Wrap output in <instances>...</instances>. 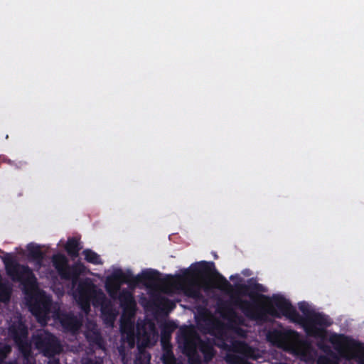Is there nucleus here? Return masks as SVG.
<instances>
[{
  "label": "nucleus",
  "instance_id": "obj_17",
  "mask_svg": "<svg viewBox=\"0 0 364 364\" xmlns=\"http://www.w3.org/2000/svg\"><path fill=\"white\" fill-rule=\"evenodd\" d=\"M102 318L105 323L112 325L116 319V314L111 304H105L101 307Z\"/></svg>",
  "mask_w": 364,
  "mask_h": 364
},
{
  "label": "nucleus",
  "instance_id": "obj_34",
  "mask_svg": "<svg viewBox=\"0 0 364 364\" xmlns=\"http://www.w3.org/2000/svg\"><path fill=\"white\" fill-rule=\"evenodd\" d=\"M100 294L102 296V297L104 299L105 298V295L103 294V293L102 291H100Z\"/></svg>",
  "mask_w": 364,
  "mask_h": 364
},
{
  "label": "nucleus",
  "instance_id": "obj_22",
  "mask_svg": "<svg viewBox=\"0 0 364 364\" xmlns=\"http://www.w3.org/2000/svg\"><path fill=\"white\" fill-rule=\"evenodd\" d=\"M132 318L133 317H126L124 318L122 316V321L120 324V330L122 332V335L134 332V323L132 321Z\"/></svg>",
  "mask_w": 364,
  "mask_h": 364
},
{
  "label": "nucleus",
  "instance_id": "obj_9",
  "mask_svg": "<svg viewBox=\"0 0 364 364\" xmlns=\"http://www.w3.org/2000/svg\"><path fill=\"white\" fill-rule=\"evenodd\" d=\"M329 341L340 353L344 349L348 351H364L362 343L343 334L333 333L330 336Z\"/></svg>",
  "mask_w": 364,
  "mask_h": 364
},
{
  "label": "nucleus",
  "instance_id": "obj_14",
  "mask_svg": "<svg viewBox=\"0 0 364 364\" xmlns=\"http://www.w3.org/2000/svg\"><path fill=\"white\" fill-rule=\"evenodd\" d=\"M85 338L87 342L92 346H97L100 349H103L104 341L100 331L96 329H91L86 331Z\"/></svg>",
  "mask_w": 364,
  "mask_h": 364
},
{
  "label": "nucleus",
  "instance_id": "obj_6",
  "mask_svg": "<svg viewBox=\"0 0 364 364\" xmlns=\"http://www.w3.org/2000/svg\"><path fill=\"white\" fill-rule=\"evenodd\" d=\"M52 264L62 279L71 280L73 284L78 281L80 275L84 273L86 269L85 264L80 261L70 265L68 258L61 253L53 255Z\"/></svg>",
  "mask_w": 364,
  "mask_h": 364
},
{
  "label": "nucleus",
  "instance_id": "obj_27",
  "mask_svg": "<svg viewBox=\"0 0 364 364\" xmlns=\"http://www.w3.org/2000/svg\"><path fill=\"white\" fill-rule=\"evenodd\" d=\"M231 330H232L235 333H236L238 335H240L242 336L245 335V331L240 327V326H234L233 325H231Z\"/></svg>",
  "mask_w": 364,
  "mask_h": 364
},
{
  "label": "nucleus",
  "instance_id": "obj_33",
  "mask_svg": "<svg viewBox=\"0 0 364 364\" xmlns=\"http://www.w3.org/2000/svg\"><path fill=\"white\" fill-rule=\"evenodd\" d=\"M238 277V275H236V276L232 275V276L230 277V280H233L235 277Z\"/></svg>",
  "mask_w": 364,
  "mask_h": 364
},
{
  "label": "nucleus",
  "instance_id": "obj_23",
  "mask_svg": "<svg viewBox=\"0 0 364 364\" xmlns=\"http://www.w3.org/2000/svg\"><path fill=\"white\" fill-rule=\"evenodd\" d=\"M150 359L151 355L145 350H141L135 360V364H149Z\"/></svg>",
  "mask_w": 364,
  "mask_h": 364
},
{
  "label": "nucleus",
  "instance_id": "obj_28",
  "mask_svg": "<svg viewBox=\"0 0 364 364\" xmlns=\"http://www.w3.org/2000/svg\"><path fill=\"white\" fill-rule=\"evenodd\" d=\"M239 360L240 358L235 355H228L227 356V361L231 364H236Z\"/></svg>",
  "mask_w": 364,
  "mask_h": 364
},
{
  "label": "nucleus",
  "instance_id": "obj_20",
  "mask_svg": "<svg viewBox=\"0 0 364 364\" xmlns=\"http://www.w3.org/2000/svg\"><path fill=\"white\" fill-rule=\"evenodd\" d=\"M173 331V327L171 323H165L161 330V342L163 346L165 348L166 344L170 346L171 334Z\"/></svg>",
  "mask_w": 364,
  "mask_h": 364
},
{
  "label": "nucleus",
  "instance_id": "obj_3",
  "mask_svg": "<svg viewBox=\"0 0 364 364\" xmlns=\"http://www.w3.org/2000/svg\"><path fill=\"white\" fill-rule=\"evenodd\" d=\"M173 279V276L170 274L161 278V274L158 270L152 269L143 271L141 274L137 276H134L130 270L124 272L122 269H118L107 277L105 289L109 296L112 299H116L121 291L120 289L122 284H128L133 287H135L139 283H147L149 285L156 286L159 283L169 284Z\"/></svg>",
  "mask_w": 364,
  "mask_h": 364
},
{
  "label": "nucleus",
  "instance_id": "obj_11",
  "mask_svg": "<svg viewBox=\"0 0 364 364\" xmlns=\"http://www.w3.org/2000/svg\"><path fill=\"white\" fill-rule=\"evenodd\" d=\"M297 333L292 330L273 329L267 334V340L279 348H287L292 345Z\"/></svg>",
  "mask_w": 364,
  "mask_h": 364
},
{
  "label": "nucleus",
  "instance_id": "obj_25",
  "mask_svg": "<svg viewBox=\"0 0 364 364\" xmlns=\"http://www.w3.org/2000/svg\"><path fill=\"white\" fill-rule=\"evenodd\" d=\"M172 362H176L174 355L171 349L166 350L163 355L164 364L172 363Z\"/></svg>",
  "mask_w": 364,
  "mask_h": 364
},
{
  "label": "nucleus",
  "instance_id": "obj_19",
  "mask_svg": "<svg viewBox=\"0 0 364 364\" xmlns=\"http://www.w3.org/2000/svg\"><path fill=\"white\" fill-rule=\"evenodd\" d=\"M62 326L68 331H77L80 326L75 316L66 315L61 320Z\"/></svg>",
  "mask_w": 364,
  "mask_h": 364
},
{
  "label": "nucleus",
  "instance_id": "obj_4",
  "mask_svg": "<svg viewBox=\"0 0 364 364\" xmlns=\"http://www.w3.org/2000/svg\"><path fill=\"white\" fill-rule=\"evenodd\" d=\"M217 339L220 343L216 344L214 338H205L202 339L199 334L194 330H186L183 333V353L188 357L190 363L200 362V357L198 353V349L203 355L204 360L209 362L212 360L215 355V346L226 348L228 345L225 342L228 334L223 330L218 331L216 335Z\"/></svg>",
  "mask_w": 364,
  "mask_h": 364
},
{
  "label": "nucleus",
  "instance_id": "obj_10",
  "mask_svg": "<svg viewBox=\"0 0 364 364\" xmlns=\"http://www.w3.org/2000/svg\"><path fill=\"white\" fill-rule=\"evenodd\" d=\"M9 333L22 353L29 351L30 346L26 341L28 328L22 321L14 322L9 328Z\"/></svg>",
  "mask_w": 364,
  "mask_h": 364
},
{
  "label": "nucleus",
  "instance_id": "obj_32",
  "mask_svg": "<svg viewBox=\"0 0 364 364\" xmlns=\"http://www.w3.org/2000/svg\"><path fill=\"white\" fill-rule=\"evenodd\" d=\"M359 364H364V355L359 358Z\"/></svg>",
  "mask_w": 364,
  "mask_h": 364
},
{
  "label": "nucleus",
  "instance_id": "obj_16",
  "mask_svg": "<svg viewBox=\"0 0 364 364\" xmlns=\"http://www.w3.org/2000/svg\"><path fill=\"white\" fill-rule=\"evenodd\" d=\"M65 249L69 256L76 258L79 256V252L82 249L80 240L75 237H70L65 245Z\"/></svg>",
  "mask_w": 364,
  "mask_h": 364
},
{
  "label": "nucleus",
  "instance_id": "obj_26",
  "mask_svg": "<svg viewBox=\"0 0 364 364\" xmlns=\"http://www.w3.org/2000/svg\"><path fill=\"white\" fill-rule=\"evenodd\" d=\"M316 364H338L336 361L331 360L326 355H321L318 360Z\"/></svg>",
  "mask_w": 364,
  "mask_h": 364
},
{
  "label": "nucleus",
  "instance_id": "obj_29",
  "mask_svg": "<svg viewBox=\"0 0 364 364\" xmlns=\"http://www.w3.org/2000/svg\"><path fill=\"white\" fill-rule=\"evenodd\" d=\"M82 364H103L102 362L94 360L92 358H85L82 360Z\"/></svg>",
  "mask_w": 364,
  "mask_h": 364
},
{
  "label": "nucleus",
  "instance_id": "obj_8",
  "mask_svg": "<svg viewBox=\"0 0 364 364\" xmlns=\"http://www.w3.org/2000/svg\"><path fill=\"white\" fill-rule=\"evenodd\" d=\"M77 301L82 311L88 312L90 309V301L97 293L95 285L89 279L78 284Z\"/></svg>",
  "mask_w": 364,
  "mask_h": 364
},
{
  "label": "nucleus",
  "instance_id": "obj_15",
  "mask_svg": "<svg viewBox=\"0 0 364 364\" xmlns=\"http://www.w3.org/2000/svg\"><path fill=\"white\" fill-rule=\"evenodd\" d=\"M225 317L228 319L229 328L231 325L234 326L245 325V318L242 316L240 315L233 308L230 306L226 307V314Z\"/></svg>",
  "mask_w": 364,
  "mask_h": 364
},
{
  "label": "nucleus",
  "instance_id": "obj_7",
  "mask_svg": "<svg viewBox=\"0 0 364 364\" xmlns=\"http://www.w3.org/2000/svg\"><path fill=\"white\" fill-rule=\"evenodd\" d=\"M36 347L46 357H53L61 352L62 348L58 338L51 333L44 331L35 338Z\"/></svg>",
  "mask_w": 364,
  "mask_h": 364
},
{
  "label": "nucleus",
  "instance_id": "obj_21",
  "mask_svg": "<svg viewBox=\"0 0 364 364\" xmlns=\"http://www.w3.org/2000/svg\"><path fill=\"white\" fill-rule=\"evenodd\" d=\"M82 255L85 256V259L89 263L93 264H102V261L100 255L90 249H86L83 250Z\"/></svg>",
  "mask_w": 364,
  "mask_h": 364
},
{
  "label": "nucleus",
  "instance_id": "obj_2",
  "mask_svg": "<svg viewBox=\"0 0 364 364\" xmlns=\"http://www.w3.org/2000/svg\"><path fill=\"white\" fill-rule=\"evenodd\" d=\"M4 262L7 274L14 282H18L22 284L26 295H31L28 306L31 314L38 321H46L50 311L52 299L43 290H38L31 294L38 287L37 279L32 269L28 265L12 261L9 263L5 259Z\"/></svg>",
  "mask_w": 364,
  "mask_h": 364
},
{
  "label": "nucleus",
  "instance_id": "obj_13",
  "mask_svg": "<svg viewBox=\"0 0 364 364\" xmlns=\"http://www.w3.org/2000/svg\"><path fill=\"white\" fill-rule=\"evenodd\" d=\"M236 289L239 294L245 296H249L251 299L258 296L262 299H269V297L259 294V292H265V287L257 282L253 278L249 279L247 284H236Z\"/></svg>",
  "mask_w": 364,
  "mask_h": 364
},
{
  "label": "nucleus",
  "instance_id": "obj_1",
  "mask_svg": "<svg viewBox=\"0 0 364 364\" xmlns=\"http://www.w3.org/2000/svg\"><path fill=\"white\" fill-rule=\"evenodd\" d=\"M270 301L271 305L267 309L255 302L240 298L235 299L233 304L247 318L254 321H265L267 315L275 318L284 316L292 322L303 324L306 334L315 338H323L326 335L325 328L332 324L328 316L311 310L306 301L298 304L299 310L305 315V318H303L284 296L274 294Z\"/></svg>",
  "mask_w": 364,
  "mask_h": 364
},
{
  "label": "nucleus",
  "instance_id": "obj_5",
  "mask_svg": "<svg viewBox=\"0 0 364 364\" xmlns=\"http://www.w3.org/2000/svg\"><path fill=\"white\" fill-rule=\"evenodd\" d=\"M210 274H215L218 277V288L229 291L232 289V284L225 277L219 274L215 268L213 262L201 261L192 264L189 268L182 270L181 273L176 275V279L181 283H190L196 277H203Z\"/></svg>",
  "mask_w": 364,
  "mask_h": 364
},
{
  "label": "nucleus",
  "instance_id": "obj_18",
  "mask_svg": "<svg viewBox=\"0 0 364 364\" xmlns=\"http://www.w3.org/2000/svg\"><path fill=\"white\" fill-rule=\"evenodd\" d=\"M28 257L38 263L42 262L44 258V253L41 249V246L34 243H29L27 247Z\"/></svg>",
  "mask_w": 364,
  "mask_h": 364
},
{
  "label": "nucleus",
  "instance_id": "obj_31",
  "mask_svg": "<svg viewBox=\"0 0 364 364\" xmlns=\"http://www.w3.org/2000/svg\"><path fill=\"white\" fill-rule=\"evenodd\" d=\"M319 348H320L321 349H322V350H323V351H325V352L331 351V350H330V347H329V346H326V345H322V346L321 345V346H319Z\"/></svg>",
  "mask_w": 364,
  "mask_h": 364
},
{
  "label": "nucleus",
  "instance_id": "obj_24",
  "mask_svg": "<svg viewBox=\"0 0 364 364\" xmlns=\"http://www.w3.org/2000/svg\"><path fill=\"white\" fill-rule=\"evenodd\" d=\"M122 336V340L126 342L130 348H134L135 346V333L134 332L125 333Z\"/></svg>",
  "mask_w": 364,
  "mask_h": 364
},
{
  "label": "nucleus",
  "instance_id": "obj_12",
  "mask_svg": "<svg viewBox=\"0 0 364 364\" xmlns=\"http://www.w3.org/2000/svg\"><path fill=\"white\" fill-rule=\"evenodd\" d=\"M117 299L122 309V317H134L136 311V302L133 294L127 289H122Z\"/></svg>",
  "mask_w": 364,
  "mask_h": 364
},
{
  "label": "nucleus",
  "instance_id": "obj_30",
  "mask_svg": "<svg viewBox=\"0 0 364 364\" xmlns=\"http://www.w3.org/2000/svg\"><path fill=\"white\" fill-rule=\"evenodd\" d=\"M47 364H60V360L58 358H53L49 360Z\"/></svg>",
  "mask_w": 364,
  "mask_h": 364
}]
</instances>
